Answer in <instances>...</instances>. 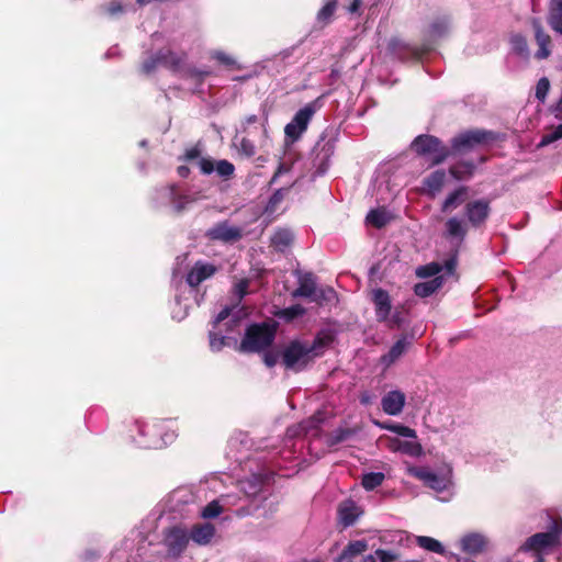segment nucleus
<instances>
[{
	"instance_id": "f257e3e1",
	"label": "nucleus",
	"mask_w": 562,
	"mask_h": 562,
	"mask_svg": "<svg viewBox=\"0 0 562 562\" xmlns=\"http://www.w3.org/2000/svg\"><path fill=\"white\" fill-rule=\"evenodd\" d=\"M499 134L484 128H470L456 134L447 146L439 137L420 134L412 143V149L419 157H430V166H439L450 157H460L476 147L499 140Z\"/></svg>"
},
{
	"instance_id": "f03ea898",
	"label": "nucleus",
	"mask_w": 562,
	"mask_h": 562,
	"mask_svg": "<svg viewBox=\"0 0 562 562\" xmlns=\"http://www.w3.org/2000/svg\"><path fill=\"white\" fill-rule=\"evenodd\" d=\"M274 324L267 322L250 324L237 348L243 353H259L270 348L276 339Z\"/></svg>"
},
{
	"instance_id": "7ed1b4c3",
	"label": "nucleus",
	"mask_w": 562,
	"mask_h": 562,
	"mask_svg": "<svg viewBox=\"0 0 562 562\" xmlns=\"http://www.w3.org/2000/svg\"><path fill=\"white\" fill-rule=\"evenodd\" d=\"M562 537V520L553 519L546 532H538L530 536L521 546V550L532 552L537 558L536 562H543V553L560 546Z\"/></svg>"
},
{
	"instance_id": "20e7f679",
	"label": "nucleus",
	"mask_w": 562,
	"mask_h": 562,
	"mask_svg": "<svg viewBox=\"0 0 562 562\" xmlns=\"http://www.w3.org/2000/svg\"><path fill=\"white\" fill-rule=\"evenodd\" d=\"M314 358L307 348V342L299 339L291 340L281 352V361L285 369L300 372L312 363Z\"/></svg>"
},
{
	"instance_id": "39448f33",
	"label": "nucleus",
	"mask_w": 562,
	"mask_h": 562,
	"mask_svg": "<svg viewBox=\"0 0 562 562\" xmlns=\"http://www.w3.org/2000/svg\"><path fill=\"white\" fill-rule=\"evenodd\" d=\"M318 100L307 103L294 114L292 121L285 125L284 133L286 137L292 140H297L301 137L317 110Z\"/></svg>"
},
{
	"instance_id": "423d86ee",
	"label": "nucleus",
	"mask_w": 562,
	"mask_h": 562,
	"mask_svg": "<svg viewBox=\"0 0 562 562\" xmlns=\"http://www.w3.org/2000/svg\"><path fill=\"white\" fill-rule=\"evenodd\" d=\"M464 214L471 227L482 228L490 217L491 203L486 199L470 201L465 204Z\"/></svg>"
},
{
	"instance_id": "0eeeda50",
	"label": "nucleus",
	"mask_w": 562,
	"mask_h": 562,
	"mask_svg": "<svg viewBox=\"0 0 562 562\" xmlns=\"http://www.w3.org/2000/svg\"><path fill=\"white\" fill-rule=\"evenodd\" d=\"M529 24L533 30L535 41L539 47L535 54V58L539 60L549 58L552 53L551 36L546 32L539 18H531Z\"/></svg>"
},
{
	"instance_id": "6e6552de",
	"label": "nucleus",
	"mask_w": 562,
	"mask_h": 562,
	"mask_svg": "<svg viewBox=\"0 0 562 562\" xmlns=\"http://www.w3.org/2000/svg\"><path fill=\"white\" fill-rule=\"evenodd\" d=\"M198 165L203 175H211L213 171H216L217 176L223 180L233 178L235 173V166L226 159L215 162L211 157H202Z\"/></svg>"
},
{
	"instance_id": "1a4fd4ad",
	"label": "nucleus",
	"mask_w": 562,
	"mask_h": 562,
	"mask_svg": "<svg viewBox=\"0 0 562 562\" xmlns=\"http://www.w3.org/2000/svg\"><path fill=\"white\" fill-rule=\"evenodd\" d=\"M416 331L413 329L407 336L403 335L400 339H397L393 346L390 348L389 352L384 353L380 358V362L389 368L393 363H395L412 346L413 340L415 339Z\"/></svg>"
},
{
	"instance_id": "9d476101",
	"label": "nucleus",
	"mask_w": 562,
	"mask_h": 562,
	"mask_svg": "<svg viewBox=\"0 0 562 562\" xmlns=\"http://www.w3.org/2000/svg\"><path fill=\"white\" fill-rule=\"evenodd\" d=\"M205 236L211 240H220L223 243H235L243 237V232L239 227L229 226L227 222H221L211 227Z\"/></svg>"
},
{
	"instance_id": "9b49d317",
	"label": "nucleus",
	"mask_w": 562,
	"mask_h": 562,
	"mask_svg": "<svg viewBox=\"0 0 562 562\" xmlns=\"http://www.w3.org/2000/svg\"><path fill=\"white\" fill-rule=\"evenodd\" d=\"M217 270L215 265L198 260L188 272L186 281L191 288H196L205 280L212 278Z\"/></svg>"
},
{
	"instance_id": "f8f14e48",
	"label": "nucleus",
	"mask_w": 562,
	"mask_h": 562,
	"mask_svg": "<svg viewBox=\"0 0 562 562\" xmlns=\"http://www.w3.org/2000/svg\"><path fill=\"white\" fill-rule=\"evenodd\" d=\"M372 302L374 304L375 317L379 323L389 319L392 312V301L389 292L384 289H375L372 292Z\"/></svg>"
},
{
	"instance_id": "ddd939ff",
	"label": "nucleus",
	"mask_w": 562,
	"mask_h": 562,
	"mask_svg": "<svg viewBox=\"0 0 562 562\" xmlns=\"http://www.w3.org/2000/svg\"><path fill=\"white\" fill-rule=\"evenodd\" d=\"M487 538L479 532L464 535L460 540L461 550L469 555H476L486 550Z\"/></svg>"
},
{
	"instance_id": "4468645a",
	"label": "nucleus",
	"mask_w": 562,
	"mask_h": 562,
	"mask_svg": "<svg viewBox=\"0 0 562 562\" xmlns=\"http://www.w3.org/2000/svg\"><path fill=\"white\" fill-rule=\"evenodd\" d=\"M405 401L406 396L402 391H390L382 397V409L387 415L396 416L402 413Z\"/></svg>"
},
{
	"instance_id": "2eb2a0df",
	"label": "nucleus",
	"mask_w": 562,
	"mask_h": 562,
	"mask_svg": "<svg viewBox=\"0 0 562 562\" xmlns=\"http://www.w3.org/2000/svg\"><path fill=\"white\" fill-rule=\"evenodd\" d=\"M313 153L315 154V158L313 161L314 167H316L317 172L319 175L325 173L328 169L329 158L334 153L333 142L328 140V142L324 143L323 145L318 142L315 145Z\"/></svg>"
},
{
	"instance_id": "dca6fc26",
	"label": "nucleus",
	"mask_w": 562,
	"mask_h": 562,
	"mask_svg": "<svg viewBox=\"0 0 562 562\" xmlns=\"http://www.w3.org/2000/svg\"><path fill=\"white\" fill-rule=\"evenodd\" d=\"M335 340L333 331L323 329L318 331L311 345L307 344L308 350H311L312 357L315 359L324 355L325 349L328 348Z\"/></svg>"
},
{
	"instance_id": "f3484780",
	"label": "nucleus",
	"mask_w": 562,
	"mask_h": 562,
	"mask_svg": "<svg viewBox=\"0 0 562 562\" xmlns=\"http://www.w3.org/2000/svg\"><path fill=\"white\" fill-rule=\"evenodd\" d=\"M448 171L454 180H470L476 171V164L472 159L459 160L458 162L451 165Z\"/></svg>"
},
{
	"instance_id": "a211bd4d",
	"label": "nucleus",
	"mask_w": 562,
	"mask_h": 562,
	"mask_svg": "<svg viewBox=\"0 0 562 562\" xmlns=\"http://www.w3.org/2000/svg\"><path fill=\"white\" fill-rule=\"evenodd\" d=\"M166 543L169 553L179 555L187 548L188 536L183 530L175 528L168 533Z\"/></svg>"
},
{
	"instance_id": "6ab92c4d",
	"label": "nucleus",
	"mask_w": 562,
	"mask_h": 562,
	"mask_svg": "<svg viewBox=\"0 0 562 562\" xmlns=\"http://www.w3.org/2000/svg\"><path fill=\"white\" fill-rule=\"evenodd\" d=\"M358 517V506L353 501H346L338 506V519L345 528L352 526Z\"/></svg>"
},
{
	"instance_id": "aec40b11",
	"label": "nucleus",
	"mask_w": 562,
	"mask_h": 562,
	"mask_svg": "<svg viewBox=\"0 0 562 562\" xmlns=\"http://www.w3.org/2000/svg\"><path fill=\"white\" fill-rule=\"evenodd\" d=\"M389 48L391 53L400 59H407L408 57L418 58L422 55V52L416 47L409 46L400 38H392L389 43Z\"/></svg>"
},
{
	"instance_id": "412c9836",
	"label": "nucleus",
	"mask_w": 562,
	"mask_h": 562,
	"mask_svg": "<svg viewBox=\"0 0 562 562\" xmlns=\"http://www.w3.org/2000/svg\"><path fill=\"white\" fill-rule=\"evenodd\" d=\"M415 476L437 492H442L447 487V480L429 470L418 469L415 471Z\"/></svg>"
},
{
	"instance_id": "4be33fe9",
	"label": "nucleus",
	"mask_w": 562,
	"mask_h": 562,
	"mask_svg": "<svg viewBox=\"0 0 562 562\" xmlns=\"http://www.w3.org/2000/svg\"><path fill=\"white\" fill-rule=\"evenodd\" d=\"M368 550V543L364 540L350 541L337 558V562H351V560Z\"/></svg>"
},
{
	"instance_id": "5701e85b",
	"label": "nucleus",
	"mask_w": 562,
	"mask_h": 562,
	"mask_svg": "<svg viewBox=\"0 0 562 562\" xmlns=\"http://www.w3.org/2000/svg\"><path fill=\"white\" fill-rule=\"evenodd\" d=\"M316 282L312 273H306L299 280V286L292 292L294 297L313 299L316 291Z\"/></svg>"
},
{
	"instance_id": "b1692460",
	"label": "nucleus",
	"mask_w": 562,
	"mask_h": 562,
	"mask_svg": "<svg viewBox=\"0 0 562 562\" xmlns=\"http://www.w3.org/2000/svg\"><path fill=\"white\" fill-rule=\"evenodd\" d=\"M157 54L160 65L172 71L179 70L184 57V55L180 56L169 48H161Z\"/></svg>"
},
{
	"instance_id": "393cba45",
	"label": "nucleus",
	"mask_w": 562,
	"mask_h": 562,
	"mask_svg": "<svg viewBox=\"0 0 562 562\" xmlns=\"http://www.w3.org/2000/svg\"><path fill=\"white\" fill-rule=\"evenodd\" d=\"M215 535V528L212 524L195 525L191 530V539L198 544H207Z\"/></svg>"
},
{
	"instance_id": "a878e982",
	"label": "nucleus",
	"mask_w": 562,
	"mask_h": 562,
	"mask_svg": "<svg viewBox=\"0 0 562 562\" xmlns=\"http://www.w3.org/2000/svg\"><path fill=\"white\" fill-rule=\"evenodd\" d=\"M391 220L392 216L384 207L371 210L366 216V222L378 229L385 227Z\"/></svg>"
},
{
	"instance_id": "bb28decb",
	"label": "nucleus",
	"mask_w": 562,
	"mask_h": 562,
	"mask_svg": "<svg viewBox=\"0 0 562 562\" xmlns=\"http://www.w3.org/2000/svg\"><path fill=\"white\" fill-rule=\"evenodd\" d=\"M441 285L442 277H435L429 281L416 283L414 285V293L419 297H428L440 289Z\"/></svg>"
},
{
	"instance_id": "cd10ccee",
	"label": "nucleus",
	"mask_w": 562,
	"mask_h": 562,
	"mask_svg": "<svg viewBox=\"0 0 562 562\" xmlns=\"http://www.w3.org/2000/svg\"><path fill=\"white\" fill-rule=\"evenodd\" d=\"M294 235L290 229L280 228L271 237V245L278 251H284L288 247L292 245Z\"/></svg>"
},
{
	"instance_id": "c85d7f7f",
	"label": "nucleus",
	"mask_w": 562,
	"mask_h": 562,
	"mask_svg": "<svg viewBox=\"0 0 562 562\" xmlns=\"http://www.w3.org/2000/svg\"><path fill=\"white\" fill-rule=\"evenodd\" d=\"M319 306L330 305L338 302L336 291L331 286L317 288L312 299Z\"/></svg>"
},
{
	"instance_id": "c756f323",
	"label": "nucleus",
	"mask_w": 562,
	"mask_h": 562,
	"mask_svg": "<svg viewBox=\"0 0 562 562\" xmlns=\"http://www.w3.org/2000/svg\"><path fill=\"white\" fill-rule=\"evenodd\" d=\"M407 314L408 311L404 305L395 306L393 312L389 314V319L383 321L382 323H384L390 329H398L407 322Z\"/></svg>"
},
{
	"instance_id": "7c9ffc66",
	"label": "nucleus",
	"mask_w": 562,
	"mask_h": 562,
	"mask_svg": "<svg viewBox=\"0 0 562 562\" xmlns=\"http://www.w3.org/2000/svg\"><path fill=\"white\" fill-rule=\"evenodd\" d=\"M424 186L431 192H439L446 182V171L438 169L424 179Z\"/></svg>"
},
{
	"instance_id": "2f4dec72",
	"label": "nucleus",
	"mask_w": 562,
	"mask_h": 562,
	"mask_svg": "<svg viewBox=\"0 0 562 562\" xmlns=\"http://www.w3.org/2000/svg\"><path fill=\"white\" fill-rule=\"evenodd\" d=\"M337 2L338 0H326L325 4L317 12L316 20L322 27L331 22L337 8Z\"/></svg>"
},
{
	"instance_id": "473e14b6",
	"label": "nucleus",
	"mask_w": 562,
	"mask_h": 562,
	"mask_svg": "<svg viewBox=\"0 0 562 562\" xmlns=\"http://www.w3.org/2000/svg\"><path fill=\"white\" fill-rule=\"evenodd\" d=\"M447 237L458 238L462 243L467 236V228L460 220L451 217L446 222Z\"/></svg>"
},
{
	"instance_id": "72a5a7b5",
	"label": "nucleus",
	"mask_w": 562,
	"mask_h": 562,
	"mask_svg": "<svg viewBox=\"0 0 562 562\" xmlns=\"http://www.w3.org/2000/svg\"><path fill=\"white\" fill-rule=\"evenodd\" d=\"M547 22L551 29L562 24V0H550Z\"/></svg>"
},
{
	"instance_id": "f704fd0d",
	"label": "nucleus",
	"mask_w": 562,
	"mask_h": 562,
	"mask_svg": "<svg viewBox=\"0 0 562 562\" xmlns=\"http://www.w3.org/2000/svg\"><path fill=\"white\" fill-rule=\"evenodd\" d=\"M467 193H468L467 187H459L458 189H456L454 191L449 193L442 203V207H441L442 212H446V211L451 210V209L456 207L457 205H459L463 201Z\"/></svg>"
},
{
	"instance_id": "c9c22d12",
	"label": "nucleus",
	"mask_w": 562,
	"mask_h": 562,
	"mask_svg": "<svg viewBox=\"0 0 562 562\" xmlns=\"http://www.w3.org/2000/svg\"><path fill=\"white\" fill-rule=\"evenodd\" d=\"M417 544L427 550V551H430V552H435V553H438V554H443L445 553V548L441 544V542H439L438 540L431 538V537H427V536H419L417 537Z\"/></svg>"
},
{
	"instance_id": "e433bc0d",
	"label": "nucleus",
	"mask_w": 562,
	"mask_h": 562,
	"mask_svg": "<svg viewBox=\"0 0 562 562\" xmlns=\"http://www.w3.org/2000/svg\"><path fill=\"white\" fill-rule=\"evenodd\" d=\"M384 474L382 472H370L362 476L361 485L367 491H373L380 486L384 481Z\"/></svg>"
},
{
	"instance_id": "4c0bfd02",
	"label": "nucleus",
	"mask_w": 562,
	"mask_h": 562,
	"mask_svg": "<svg viewBox=\"0 0 562 562\" xmlns=\"http://www.w3.org/2000/svg\"><path fill=\"white\" fill-rule=\"evenodd\" d=\"M510 44H512L515 53H517L518 55H520V56L528 55V43H527L526 37L522 34L517 33V34L512 35Z\"/></svg>"
},
{
	"instance_id": "58836bf2",
	"label": "nucleus",
	"mask_w": 562,
	"mask_h": 562,
	"mask_svg": "<svg viewBox=\"0 0 562 562\" xmlns=\"http://www.w3.org/2000/svg\"><path fill=\"white\" fill-rule=\"evenodd\" d=\"M448 26H449V21L447 18L436 19L430 24V29H429L430 35L434 37L443 36L448 32Z\"/></svg>"
},
{
	"instance_id": "ea45409f",
	"label": "nucleus",
	"mask_w": 562,
	"mask_h": 562,
	"mask_svg": "<svg viewBox=\"0 0 562 562\" xmlns=\"http://www.w3.org/2000/svg\"><path fill=\"white\" fill-rule=\"evenodd\" d=\"M212 58L215 59L221 65H224L228 69H239L237 61L226 53L222 50H215L212 53Z\"/></svg>"
},
{
	"instance_id": "a19ab883",
	"label": "nucleus",
	"mask_w": 562,
	"mask_h": 562,
	"mask_svg": "<svg viewBox=\"0 0 562 562\" xmlns=\"http://www.w3.org/2000/svg\"><path fill=\"white\" fill-rule=\"evenodd\" d=\"M352 435H353V430H351L349 428H339L330 435L329 442H327V445L329 447L336 446V445L347 440Z\"/></svg>"
},
{
	"instance_id": "79ce46f5",
	"label": "nucleus",
	"mask_w": 562,
	"mask_h": 562,
	"mask_svg": "<svg viewBox=\"0 0 562 562\" xmlns=\"http://www.w3.org/2000/svg\"><path fill=\"white\" fill-rule=\"evenodd\" d=\"M222 512V505L217 501H212L202 509L201 516L205 519H212L220 516Z\"/></svg>"
},
{
	"instance_id": "37998d69",
	"label": "nucleus",
	"mask_w": 562,
	"mask_h": 562,
	"mask_svg": "<svg viewBox=\"0 0 562 562\" xmlns=\"http://www.w3.org/2000/svg\"><path fill=\"white\" fill-rule=\"evenodd\" d=\"M562 138V123L554 127L551 133L544 134L539 143V147L547 146Z\"/></svg>"
},
{
	"instance_id": "c03bdc74",
	"label": "nucleus",
	"mask_w": 562,
	"mask_h": 562,
	"mask_svg": "<svg viewBox=\"0 0 562 562\" xmlns=\"http://www.w3.org/2000/svg\"><path fill=\"white\" fill-rule=\"evenodd\" d=\"M550 89V81L547 77H542L538 80L536 86V98L543 102Z\"/></svg>"
},
{
	"instance_id": "a18cd8bd",
	"label": "nucleus",
	"mask_w": 562,
	"mask_h": 562,
	"mask_svg": "<svg viewBox=\"0 0 562 562\" xmlns=\"http://www.w3.org/2000/svg\"><path fill=\"white\" fill-rule=\"evenodd\" d=\"M441 271V266L437 262H431L429 265L423 266L418 268L417 274L423 278L434 277Z\"/></svg>"
},
{
	"instance_id": "49530a36",
	"label": "nucleus",
	"mask_w": 562,
	"mask_h": 562,
	"mask_svg": "<svg viewBox=\"0 0 562 562\" xmlns=\"http://www.w3.org/2000/svg\"><path fill=\"white\" fill-rule=\"evenodd\" d=\"M160 65L157 52L145 59L142 64V71L146 75L151 74Z\"/></svg>"
},
{
	"instance_id": "de8ad7c7",
	"label": "nucleus",
	"mask_w": 562,
	"mask_h": 562,
	"mask_svg": "<svg viewBox=\"0 0 562 562\" xmlns=\"http://www.w3.org/2000/svg\"><path fill=\"white\" fill-rule=\"evenodd\" d=\"M239 153L248 158L255 156L256 146L254 142L246 137L241 138L239 144Z\"/></svg>"
},
{
	"instance_id": "09e8293b",
	"label": "nucleus",
	"mask_w": 562,
	"mask_h": 562,
	"mask_svg": "<svg viewBox=\"0 0 562 562\" xmlns=\"http://www.w3.org/2000/svg\"><path fill=\"white\" fill-rule=\"evenodd\" d=\"M201 154H202L201 143H198L194 146L186 149L183 156L180 157L179 159H181L183 161H192L196 158H200Z\"/></svg>"
},
{
	"instance_id": "8fccbe9b",
	"label": "nucleus",
	"mask_w": 562,
	"mask_h": 562,
	"mask_svg": "<svg viewBox=\"0 0 562 562\" xmlns=\"http://www.w3.org/2000/svg\"><path fill=\"white\" fill-rule=\"evenodd\" d=\"M389 429L402 437L416 438V431L407 426L395 424L389 427Z\"/></svg>"
},
{
	"instance_id": "3c124183",
	"label": "nucleus",
	"mask_w": 562,
	"mask_h": 562,
	"mask_svg": "<svg viewBox=\"0 0 562 562\" xmlns=\"http://www.w3.org/2000/svg\"><path fill=\"white\" fill-rule=\"evenodd\" d=\"M226 344V337L215 333L210 334V347L213 351H220Z\"/></svg>"
},
{
	"instance_id": "603ef678",
	"label": "nucleus",
	"mask_w": 562,
	"mask_h": 562,
	"mask_svg": "<svg viewBox=\"0 0 562 562\" xmlns=\"http://www.w3.org/2000/svg\"><path fill=\"white\" fill-rule=\"evenodd\" d=\"M248 279H241L238 283H236L234 293L238 296L239 301H241L248 294Z\"/></svg>"
},
{
	"instance_id": "864d4df0",
	"label": "nucleus",
	"mask_w": 562,
	"mask_h": 562,
	"mask_svg": "<svg viewBox=\"0 0 562 562\" xmlns=\"http://www.w3.org/2000/svg\"><path fill=\"white\" fill-rule=\"evenodd\" d=\"M283 314L288 317V319H293V318L304 315L305 308L302 305L296 304V305H292V306L285 308L283 311Z\"/></svg>"
},
{
	"instance_id": "5fc2aeb1",
	"label": "nucleus",
	"mask_w": 562,
	"mask_h": 562,
	"mask_svg": "<svg viewBox=\"0 0 562 562\" xmlns=\"http://www.w3.org/2000/svg\"><path fill=\"white\" fill-rule=\"evenodd\" d=\"M262 352H263V356H262L263 363L268 368L274 367L277 364V362H278L279 355L277 352L270 351L268 349H266Z\"/></svg>"
},
{
	"instance_id": "6e6d98bb",
	"label": "nucleus",
	"mask_w": 562,
	"mask_h": 562,
	"mask_svg": "<svg viewBox=\"0 0 562 562\" xmlns=\"http://www.w3.org/2000/svg\"><path fill=\"white\" fill-rule=\"evenodd\" d=\"M375 555L379 558L380 562H394L397 560V554L383 549H378Z\"/></svg>"
},
{
	"instance_id": "4d7b16f0",
	"label": "nucleus",
	"mask_w": 562,
	"mask_h": 562,
	"mask_svg": "<svg viewBox=\"0 0 562 562\" xmlns=\"http://www.w3.org/2000/svg\"><path fill=\"white\" fill-rule=\"evenodd\" d=\"M291 169L290 166H286L284 162H280L274 175L272 176L271 180H270V184L274 183L277 181V179L285 173V172H289Z\"/></svg>"
},
{
	"instance_id": "13d9d810",
	"label": "nucleus",
	"mask_w": 562,
	"mask_h": 562,
	"mask_svg": "<svg viewBox=\"0 0 562 562\" xmlns=\"http://www.w3.org/2000/svg\"><path fill=\"white\" fill-rule=\"evenodd\" d=\"M105 10H106L108 14L116 15V14L123 12V5L120 2L112 1L111 3H109V5L106 7Z\"/></svg>"
},
{
	"instance_id": "bf43d9fd",
	"label": "nucleus",
	"mask_w": 562,
	"mask_h": 562,
	"mask_svg": "<svg viewBox=\"0 0 562 562\" xmlns=\"http://www.w3.org/2000/svg\"><path fill=\"white\" fill-rule=\"evenodd\" d=\"M457 267V258L451 257L445 261V268L449 273H453Z\"/></svg>"
},
{
	"instance_id": "052dcab7",
	"label": "nucleus",
	"mask_w": 562,
	"mask_h": 562,
	"mask_svg": "<svg viewBox=\"0 0 562 562\" xmlns=\"http://www.w3.org/2000/svg\"><path fill=\"white\" fill-rule=\"evenodd\" d=\"M283 195H284V194H283V190H282V189L277 190V191L272 194V196L270 198V203H271V204H273V205L278 204L279 202H281V201H282Z\"/></svg>"
},
{
	"instance_id": "680f3d73",
	"label": "nucleus",
	"mask_w": 562,
	"mask_h": 562,
	"mask_svg": "<svg viewBox=\"0 0 562 562\" xmlns=\"http://www.w3.org/2000/svg\"><path fill=\"white\" fill-rule=\"evenodd\" d=\"M211 72L207 70H198L193 69L191 70V76L194 78H198L199 80H203L205 77H207Z\"/></svg>"
},
{
	"instance_id": "e2e57ef3",
	"label": "nucleus",
	"mask_w": 562,
	"mask_h": 562,
	"mask_svg": "<svg viewBox=\"0 0 562 562\" xmlns=\"http://www.w3.org/2000/svg\"><path fill=\"white\" fill-rule=\"evenodd\" d=\"M191 170L188 166L181 165L177 168V173L181 178H188Z\"/></svg>"
},
{
	"instance_id": "0e129e2a",
	"label": "nucleus",
	"mask_w": 562,
	"mask_h": 562,
	"mask_svg": "<svg viewBox=\"0 0 562 562\" xmlns=\"http://www.w3.org/2000/svg\"><path fill=\"white\" fill-rule=\"evenodd\" d=\"M361 3H362V0H352L348 7V11L350 13H356L359 10Z\"/></svg>"
},
{
	"instance_id": "69168bd1",
	"label": "nucleus",
	"mask_w": 562,
	"mask_h": 562,
	"mask_svg": "<svg viewBox=\"0 0 562 562\" xmlns=\"http://www.w3.org/2000/svg\"><path fill=\"white\" fill-rule=\"evenodd\" d=\"M228 315H229V310H228V308H224V310H222V311L217 314L216 319H215V323H220V322L224 321Z\"/></svg>"
},
{
	"instance_id": "338daca9",
	"label": "nucleus",
	"mask_w": 562,
	"mask_h": 562,
	"mask_svg": "<svg viewBox=\"0 0 562 562\" xmlns=\"http://www.w3.org/2000/svg\"><path fill=\"white\" fill-rule=\"evenodd\" d=\"M362 562H376V561H375L374 555L368 554V555L363 557Z\"/></svg>"
},
{
	"instance_id": "774afa93",
	"label": "nucleus",
	"mask_w": 562,
	"mask_h": 562,
	"mask_svg": "<svg viewBox=\"0 0 562 562\" xmlns=\"http://www.w3.org/2000/svg\"><path fill=\"white\" fill-rule=\"evenodd\" d=\"M176 211L179 213V212H182L184 210V204L182 202H176Z\"/></svg>"
}]
</instances>
